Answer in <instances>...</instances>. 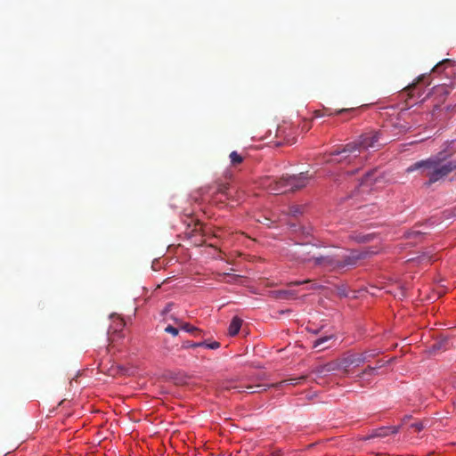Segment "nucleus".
<instances>
[{
    "label": "nucleus",
    "instance_id": "obj_4",
    "mask_svg": "<svg viewBox=\"0 0 456 456\" xmlns=\"http://www.w3.org/2000/svg\"><path fill=\"white\" fill-rule=\"evenodd\" d=\"M374 252L363 249V250H352L349 254L339 255L338 254V270L345 267L354 266L359 260L369 257Z\"/></svg>",
    "mask_w": 456,
    "mask_h": 456
},
{
    "label": "nucleus",
    "instance_id": "obj_39",
    "mask_svg": "<svg viewBox=\"0 0 456 456\" xmlns=\"http://www.w3.org/2000/svg\"><path fill=\"white\" fill-rule=\"evenodd\" d=\"M444 62H448V60H445V61H444L440 62L438 65H436V69H437V68H438V66H439V65H441V64H442V63H444Z\"/></svg>",
    "mask_w": 456,
    "mask_h": 456
},
{
    "label": "nucleus",
    "instance_id": "obj_20",
    "mask_svg": "<svg viewBox=\"0 0 456 456\" xmlns=\"http://www.w3.org/2000/svg\"><path fill=\"white\" fill-rule=\"evenodd\" d=\"M180 329L189 332V333H193V332H200V329L191 325L190 323L188 322H183L182 326L180 327Z\"/></svg>",
    "mask_w": 456,
    "mask_h": 456
},
{
    "label": "nucleus",
    "instance_id": "obj_23",
    "mask_svg": "<svg viewBox=\"0 0 456 456\" xmlns=\"http://www.w3.org/2000/svg\"><path fill=\"white\" fill-rule=\"evenodd\" d=\"M165 331L171 334L174 337H176L179 334V327H174L172 325H167L165 328Z\"/></svg>",
    "mask_w": 456,
    "mask_h": 456
},
{
    "label": "nucleus",
    "instance_id": "obj_2",
    "mask_svg": "<svg viewBox=\"0 0 456 456\" xmlns=\"http://www.w3.org/2000/svg\"><path fill=\"white\" fill-rule=\"evenodd\" d=\"M413 171H419L421 175L427 177L428 181L425 185L430 186L456 171V160H449L444 152H439L413 163L406 169L407 173Z\"/></svg>",
    "mask_w": 456,
    "mask_h": 456
},
{
    "label": "nucleus",
    "instance_id": "obj_16",
    "mask_svg": "<svg viewBox=\"0 0 456 456\" xmlns=\"http://www.w3.org/2000/svg\"><path fill=\"white\" fill-rule=\"evenodd\" d=\"M229 158H230V160H231V163L232 166H237V165L242 163L243 159H244V158L240 153H238L236 151H232L230 153Z\"/></svg>",
    "mask_w": 456,
    "mask_h": 456
},
{
    "label": "nucleus",
    "instance_id": "obj_34",
    "mask_svg": "<svg viewBox=\"0 0 456 456\" xmlns=\"http://www.w3.org/2000/svg\"><path fill=\"white\" fill-rule=\"evenodd\" d=\"M348 111H350L349 109H341V110L336 111V114H342V113L348 112Z\"/></svg>",
    "mask_w": 456,
    "mask_h": 456
},
{
    "label": "nucleus",
    "instance_id": "obj_9",
    "mask_svg": "<svg viewBox=\"0 0 456 456\" xmlns=\"http://www.w3.org/2000/svg\"><path fill=\"white\" fill-rule=\"evenodd\" d=\"M111 318L113 321L108 330V339L109 341L113 342L115 340L114 335L123 330V328L125 327V322L118 316L116 317L115 315H111Z\"/></svg>",
    "mask_w": 456,
    "mask_h": 456
},
{
    "label": "nucleus",
    "instance_id": "obj_22",
    "mask_svg": "<svg viewBox=\"0 0 456 456\" xmlns=\"http://www.w3.org/2000/svg\"><path fill=\"white\" fill-rule=\"evenodd\" d=\"M202 344L200 342H191V341H185L182 345V348L188 349V348H196L200 347Z\"/></svg>",
    "mask_w": 456,
    "mask_h": 456
},
{
    "label": "nucleus",
    "instance_id": "obj_14",
    "mask_svg": "<svg viewBox=\"0 0 456 456\" xmlns=\"http://www.w3.org/2000/svg\"><path fill=\"white\" fill-rule=\"evenodd\" d=\"M385 365V363L382 362V361H378L377 363H376V366L372 367V366H367L359 375L358 377L359 378H363L365 375H373L374 374V371L377 370V369H379L381 367H383Z\"/></svg>",
    "mask_w": 456,
    "mask_h": 456
},
{
    "label": "nucleus",
    "instance_id": "obj_40",
    "mask_svg": "<svg viewBox=\"0 0 456 456\" xmlns=\"http://www.w3.org/2000/svg\"><path fill=\"white\" fill-rule=\"evenodd\" d=\"M454 216H456V207L452 209Z\"/></svg>",
    "mask_w": 456,
    "mask_h": 456
},
{
    "label": "nucleus",
    "instance_id": "obj_37",
    "mask_svg": "<svg viewBox=\"0 0 456 456\" xmlns=\"http://www.w3.org/2000/svg\"><path fill=\"white\" fill-rule=\"evenodd\" d=\"M411 419V417H410V416H406V417H404V418H403V423H405V422H406V421H408V419Z\"/></svg>",
    "mask_w": 456,
    "mask_h": 456
},
{
    "label": "nucleus",
    "instance_id": "obj_13",
    "mask_svg": "<svg viewBox=\"0 0 456 456\" xmlns=\"http://www.w3.org/2000/svg\"><path fill=\"white\" fill-rule=\"evenodd\" d=\"M305 379H306V376L302 375V376H299L297 378H291V379H284V380H282V381H281L279 383L273 384L272 386L273 387H281L283 384L296 386V385L301 384Z\"/></svg>",
    "mask_w": 456,
    "mask_h": 456
},
{
    "label": "nucleus",
    "instance_id": "obj_32",
    "mask_svg": "<svg viewBox=\"0 0 456 456\" xmlns=\"http://www.w3.org/2000/svg\"><path fill=\"white\" fill-rule=\"evenodd\" d=\"M170 319L173 320L175 324L177 325L179 328L182 326V324L183 322L182 320L175 317L174 315H171Z\"/></svg>",
    "mask_w": 456,
    "mask_h": 456
},
{
    "label": "nucleus",
    "instance_id": "obj_7",
    "mask_svg": "<svg viewBox=\"0 0 456 456\" xmlns=\"http://www.w3.org/2000/svg\"><path fill=\"white\" fill-rule=\"evenodd\" d=\"M313 259L316 266H321L329 271L338 270L337 255L314 256Z\"/></svg>",
    "mask_w": 456,
    "mask_h": 456
},
{
    "label": "nucleus",
    "instance_id": "obj_1",
    "mask_svg": "<svg viewBox=\"0 0 456 456\" xmlns=\"http://www.w3.org/2000/svg\"><path fill=\"white\" fill-rule=\"evenodd\" d=\"M379 139V132L363 133L357 139L343 145L340 149L324 154L323 161L331 164L354 165L355 168L347 171L348 175H354L364 165L368 159L369 150L376 151L381 147L382 143Z\"/></svg>",
    "mask_w": 456,
    "mask_h": 456
},
{
    "label": "nucleus",
    "instance_id": "obj_28",
    "mask_svg": "<svg viewBox=\"0 0 456 456\" xmlns=\"http://www.w3.org/2000/svg\"><path fill=\"white\" fill-rule=\"evenodd\" d=\"M415 86H416V84L412 83V84L407 86L406 87H404L403 90V94L404 93L407 94V95L411 97V93L415 88Z\"/></svg>",
    "mask_w": 456,
    "mask_h": 456
},
{
    "label": "nucleus",
    "instance_id": "obj_10",
    "mask_svg": "<svg viewBox=\"0 0 456 456\" xmlns=\"http://www.w3.org/2000/svg\"><path fill=\"white\" fill-rule=\"evenodd\" d=\"M399 431L398 426L382 427L375 429L370 436L371 437H385L392 434H396Z\"/></svg>",
    "mask_w": 456,
    "mask_h": 456
},
{
    "label": "nucleus",
    "instance_id": "obj_3",
    "mask_svg": "<svg viewBox=\"0 0 456 456\" xmlns=\"http://www.w3.org/2000/svg\"><path fill=\"white\" fill-rule=\"evenodd\" d=\"M311 179L308 173L294 175H282L280 178L267 176L263 178L261 184L273 194L293 192L305 187Z\"/></svg>",
    "mask_w": 456,
    "mask_h": 456
},
{
    "label": "nucleus",
    "instance_id": "obj_33",
    "mask_svg": "<svg viewBox=\"0 0 456 456\" xmlns=\"http://www.w3.org/2000/svg\"><path fill=\"white\" fill-rule=\"evenodd\" d=\"M172 306H173L172 303L167 304L166 305V307L164 308V310L162 311V314H166L169 313L171 311Z\"/></svg>",
    "mask_w": 456,
    "mask_h": 456
},
{
    "label": "nucleus",
    "instance_id": "obj_30",
    "mask_svg": "<svg viewBox=\"0 0 456 456\" xmlns=\"http://www.w3.org/2000/svg\"><path fill=\"white\" fill-rule=\"evenodd\" d=\"M436 91L437 93H439L440 94H444V95H447V94H449V92H448V90H447L446 86H437V87L436 88Z\"/></svg>",
    "mask_w": 456,
    "mask_h": 456
},
{
    "label": "nucleus",
    "instance_id": "obj_24",
    "mask_svg": "<svg viewBox=\"0 0 456 456\" xmlns=\"http://www.w3.org/2000/svg\"><path fill=\"white\" fill-rule=\"evenodd\" d=\"M247 388L250 390V393H259L265 390V386L259 384L256 386H248Z\"/></svg>",
    "mask_w": 456,
    "mask_h": 456
},
{
    "label": "nucleus",
    "instance_id": "obj_8",
    "mask_svg": "<svg viewBox=\"0 0 456 456\" xmlns=\"http://www.w3.org/2000/svg\"><path fill=\"white\" fill-rule=\"evenodd\" d=\"M228 190H229V184L225 183H219L216 182L212 185H208L204 188H201V193L207 194L209 191H213V194H222V195H228Z\"/></svg>",
    "mask_w": 456,
    "mask_h": 456
},
{
    "label": "nucleus",
    "instance_id": "obj_36",
    "mask_svg": "<svg viewBox=\"0 0 456 456\" xmlns=\"http://www.w3.org/2000/svg\"><path fill=\"white\" fill-rule=\"evenodd\" d=\"M191 334H192L193 336H195V337H199V336H200V335L202 334V330H200V332H193V333H191Z\"/></svg>",
    "mask_w": 456,
    "mask_h": 456
},
{
    "label": "nucleus",
    "instance_id": "obj_15",
    "mask_svg": "<svg viewBox=\"0 0 456 456\" xmlns=\"http://www.w3.org/2000/svg\"><path fill=\"white\" fill-rule=\"evenodd\" d=\"M296 297L294 290H279L276 292V297L281 299H289Z\"/></svg>",
    "mask_w": 456,
    "mask_h": 456
},
{
    "label": "nucleus",
    "instance_id": "obj_29",
    "mask_svg": "<svg viewBox=\"0 0 456 456\" xmlns=\"http://www.w3.org/2000/svg\"><path fill=\"white\" fill-rule=\"evenodd\" d=\"M337 289H338V294L340 297H346L347 296V291H346V287L344 285L338 287Z\"/></svg>",
    "mask_w": 456,
    "mask_h": 456
},
{
    "label": "nucleus",
    "instance_id": "obj_12",
    "mask_svg": "<svg viewBox=\"0 0 456 456\" xmlns=\"http://www.w3.org/2000/svg\"><path fill=\"white\" fill-rule=\"evenodd\" d=\"M243 321L238 317L234 316L228 328V334L232 337L237 335L241 328Z\"/></svg>",
    "mask_w": 456,
    "mask_h": 456
},
{
    "label": "nucleus",
    "instance_id": "obj_35",
    "mask_svg": "<svg viewBox=\"0 0 456 456\" xmlns=\"http://www.w3.org/2000/svg\"><path fill=\"white\" fill-rule=\"evenodd\" d=\"M191 334H192L193 336H195V337H199V336H200V335L202 334V330H200V332H193V333H191Z\"/></svg>",
    "mask_w": 456,
    "mask_h": 456
},
{
    "label": "nucleus",
    "instance_id": "obj_17",
    "mask_svg": "<svg viewBox=\"0 0 456 456\" xmlns=\"http://www.w3.org/2000/svg\"><path fill=\"white\" fill-rule=\"evenodd\" d=\"M305 283H312V285L310 287L311 289H320L322 288V285L313 282V281H311V280L296 281L290 282L289 285H301V284H305Z\"/></svg>",
    "mask_w": 456,
    "mask_h": 456
},
{
    "label": "nucleus",
    "instance_id": "obj_11",
    "mask_svg": "<svg viewBox=\"0 0 456 456\" xmlns=\"http://www.w3.org/2000/svg\"><path fill=\"white\" fill-rule=\"evenodd\" d=\"M333 338H334L333 335L321 337V338H317L316 340L314 341L313 347L314 348H319V351H323V350H325L327 348H330L331 346L330 345H327V343L329 341H330L331 339H333Z\"/></svg>",
    "mask_w": 456,
    "mask_h": 456
},
{
    "label": "nucleus",
    "instance_id": "obj_21",
    "mask_svg": "<svg viewBox=\"0 0 456 456\" xmlns=\"http://www.w3.org/2000/svg\"><path fill=\"white\" fill-rule=\"evenodd\" d=\"M200 344H202L201 346H204L206 348L212 349V350H216L220 347V343L217 341H213L210 343L208 341H203V342H200Z\"/></svg>",
    "mask_w": 456,
    "mask_h": 456
},
{
    "label": "nucleus",
    "instance_id": "obj_25",
    "mask_svg": "<svg viewBox=\"0 0 456 456\" xmlns=\"http://www.w3.org/2000/svg\"><path fill=\"white\" fill-rule=\"evenodd\" d=\"M411 428H414L417 432H420L424 429L425 425L422 421H417L414 423H411L410 426Z\"/></svg>",
    "mask_w": 456,
    "mask_h": 456
},
{
    "label": "nucleus",
    "instance_id": "obj_6",
    "mask_svg": "<svg viewBox=\"0 0 456 456\" xmlns=\"http://www.w3.org/2000/svg\"><path fill=\"white\" fill-rule=\"evenodd\" d=\"M341 360L337 359L335 361H331L330 362H327L323 365H319L315 367L312 370V374L315 375V379H319L324 376H326L328 373L342 370V365H341Z\"/></svg>",
    "mask_w": 456,
    "mask_h": 456
},
{
    "label": "nucleus",
    "instance_id": "obj_19",
    "mask_svg": "<svg viewBox=\"0 0 456 456\" xmlns=\"http://www.w3.org/2000/svg\"><path fill=\"white\" fill-rule=\"evenodd\" d=\"M303 212H304V207L295 205V206H291L289 208V213L293 216H297L301 215Z\"/></svg>",
    "mask_w": 456,
    "mask_h": 456
},
{
    "label": "nucleus",
    "instance_id": "obj_31",
    "mask_svg": "<svg viewBox=\"0 0 456 456\" xmlns=\"http://www.w3.org/2000/svg\"><path fill=\"white\" fill-rule=\"evenodd\" d=\"M370 237H371L370 235L359 236V237H356V240L358 242H367V241H370Z\"/></svg>",
    "mask_w": 456,
    "mask_h": 456
},
{
    "label": "nucleus",
    "instance_id": "obj_5",
    "mask_svg": "<svg viewBox=\"0 0 456 456\" xmlns=\"http://www.w3.org/2000/svg\"><path fill=\"white\" fill-rule=\"evenodd\" d=\"M365 354H366L348 353L340 358L344 375H347L349 373L352 366L358 367L366 362L367 357Z\"/></svg>",
    "mask_w": 456,
    "mask_h": 456
},
{
    "label": "nucleus",
    "instance_id": "obj_26",
    "mask_svg": "<svg viewBox=\"0 0 456 456\" xmlns=\"http://www.w3.org/2000/svg\"><path fill=\"white\" fill-rule=\"evenodd\" d=\"M332 115L331 112H327L326 110H315L314 112V118H321V117H323V116H330Z\"/></svg>",
    "mask_w": 456,
    "mask_h": 456
},
{
    "label": "nucleus",
    "instance_id": "obj_18",
    "mask_svg": "<svg viewBox=\"0 0 456 456\" xmlns=\"http://www.w3.org/2000/svg\"><path fill=\"white\" fill-rule=\"evenodd\" d=\"M375 172L376 170L374 169L367 172L362 177L360 185L363 186L364 184H369L370 182H372L374 180L372 176L375 174Z\"/></svg>",
    "mask_w": 456,
    "mask_h": 456
},
{
    "label": "nucleus",
    "instance_id": "obj_27",
    "mask_svg": "<svg viewBox=\"0 0 456 456\" xmlns=\"http://www.w3.org/2000/svg\"><path fill=\"white\" fill-rule=\"evenodd\" d=\"M362 354H366V357H367V362L370 360V358H372V357H375L376 355H378L379 354V351H376V350H370V351H365V352H362Z\"/></svg>",
    "mask_w": 456,
    "mask_h": 456
},
{
    "label": "nucleus",
    "instance_id": "obj_38",
    "mask_svg": "<svg viewBox=\"0 0 456 456\" xmlns=\"http://www.w3.org/2000/svg\"><path fill=\"white\" fill-rule=\"evenodd\" d=\"M310 260H311V259L307 258L306 256H303V257H302V261H303V262H308V261H310Z\"/></svg>",
    "mask_w": 456,
    "mask_h": 456
}]
</instances>
